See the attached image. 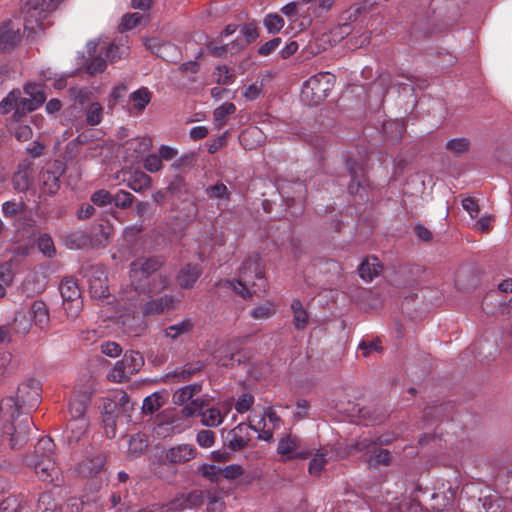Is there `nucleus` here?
<instances>
[{"label": "nucleus", "instance_id": "37", "mask_svg": "<svg viewBox=\"0 0 512 512\" xmlns=\"http://www.w3.org/2000/svg\"><path fill=\"white\" fill-rule=\"evenodd\" d=\"M131 375L132 373H128L126 365L124 361L121 359L120 361H117L115 363L113 369L108 375V378L113 382L121 383L128 381Z\"/></svg>", "mask_w": 512, "mask_h": 512}, {"label": "nucleus", "instance_id": "51", "mask_svg": "<svg viewBox=\"0 0 512 512\" xmlns=\"http://www.w3.org/2000/svg\"><path fill=\"white\" fill-rule=\"evenodd\" d=\"M205 493L206 491L194 490L188 494H185L186 502L189 509H193L203 505L205 502Z\"/></svg>", "mask_w": 512, "mask_h": 512}, {"label": "nucleus", "instance_id": "12", "mask_svg": "<svg viewBox=\"0 0 512 512\" xmlns=\"http://www.w3.org/2000/svg\"><path fill=\"white\" fill-rule=\"evenodd\" d=\"M204 368V363L194 361L186 363L181 367H177L174 371L165 375V382L182 383L189 381L194 375L198 374Z\"/></svg>", "mask_w": 512, "mask_h": 512}, {"label": "nucleus", "instance_id": "4", "mask_svg": "<svg viewBox=\"0 0 512 512\" xmlns=\"http://www.w3.org/2000/svg\"><path fill=\"white\" fill-rule=\"evenodd\" d=\"M335 83V76L320 72L311 76L303 85L301 99L307 105H317L329 95Z\"/></svg>", "mask_w": 512, "mask_h": 512}, {"label": "nucleus", "instance_id": "52", "mask_svg": "<svg viewBox=\"0 0 512 512\" xmlns=\"http://www.w3.org/2000/svg\"><path fill=\"white\" fill-rule=\"evenodd\" d=\"M196 442L202 448H210L215 443V433L211 430H200L196 435Z\"/></svg>", "mask_w": 512, "mask_h": 512}, {"label": "nucleus", "instance_id": "29", "mask_svg": "<svg viewBox=\"0 0 512 512\" xmlns=\"http://www.w3.org/2000/svg\"><path fill=\"white\" fill-rule=\"evenodd\" d=\"M104 108L99 102H91L85 109V122L89 126H97L102 122Z\"/></svg>", "mask_w": 512, "mask_h": 512}, {"label": "nucleus", "instance_id": "56", "mask_svg": "<svg viewBox=\"0 0 512 512\" xmlns=\"http://www.w3.org/2000/svg\"><path fill=\"white\" fill-rule=\"evenodd\" d=\"M69 412L71 418L85 417L86 403L78 399H72L69 402Z\"/></svg>", "mask_w": 512, "mask_h": 512}, {"label": "nucleus", "instance_id": "36", "mask_svg": "<svg viewBox=\"0 0 512 512\" xmlns=\"http://www.w3.org/2000/svg\"><path fill=\"white\" fill-rule=\"evenodd\" d=\"M205 193L211 199L230 200L231 196L228 187L222 182L206 187Z\"/></svg>", "mask_w": 512, "mask_h": 512}, {"label": "nucleus", "instance_id": "9", "mask_svg": "<svg viewBox=\"0 0 512 512\" xmlns=\"http://www.w3.org/2000/svg\"><path fill=\"white\" fill-rule=\"evenodd\" d=\"M64 172V166L61 162L55 161L46 170L40 174L42 183V192L54 195L60 188V177Z\"/></svg>", "mask_w": 512, "mask_h": 512}, {"label": "nucleus", "instance_id": "33", "mask_svg": "<svg viewBox=\"0 0 512 512\" xmlns=\"http://www.w3.org/2000/svg\"><path fill=\"white\" fill-rule=\"evenodd\" d=\"M192 328V321L190 319H183L180 322L167 327L165 329V335L168 338L176 339L177 337L188 333Z\"/></svg>", "mask_w": 512, "mask_h": 512}, {"label": "nucleus", "instance_id": "60", "mask_svg": "<svg viewBox=\"0 0 512 512\" xmlns=\"http://www.w3.org/2000/svg\"><path fill=\"white\" fill-rule=\"evenodd\" d=\"M241 34L244 36L246 44L255 41L259 36L257 27L253 23H248L242 26Z\"/></svg>", "mask_w": 512, "mask_h": 512}, {"label": "nucleus", "instance_id": "46", "mask_svg": "<svg viewBox=\"0 0 512 512\" xmlns=\"http://www.w3.org/2000/svg\"><path fill=\"white\" fill-rule=\"evenodd\" d=\"M92 93L87 88H71L70 97L81 106L89 104Z\"/></svg>", "mask_w": 512, "mask_h": 512}, {"label": "nucleus", "instance_id": "64", "mask_svg": "<svg viewBox=\"0 0 512 512\" xmlns=\"http://www.w3.org/2000/svg\"><path fill=\"white\" fill-rule=\"evenodd\" d=\"M32 129L28 125H17L14 128V135L21 142L28 141L32 137Z\"/></svg>", "mask_w": 512, "mask_h": 512}, {"label": "nucleus", "instance_id": "44", "mask_svg": "<svg viewBox=\"0 0 512 512\" xmlns=\"http://www.w3.org/2000/svg\"><path fill=\"white\" fill-rule=\"evenodd\" d=\"M162 406L160 396L153 393L143 400L142 411L145 414H153L158 411Z\"/></svg>", "mask_w": 512, "mask_h": 512}, {"label": "nucleus", "instance_id": "55", "mask_svg": "<svg viewBox=\"0 0 512 512\" xmlns=\"http://www.w3.org/2000/svg\"><path fill=\"white\" fill-rule=\"evenodd\" d=\"M282 39L280 37H275L264 44H262L258 49V54L260 56L266 57L273 53L278 47L281 45Z\"/></svg>", "mask_w": 512, "mask_h": 512}, {"label": "nucleus", "instance_id": "57", "mask_svg": "<svg viewBox=\"0 0 512 512\" xmlns=\"http://www.w3.org/2000/svg\"><path fill=\"white\" fill-rule=\"evenodd\" d=\"M106 60L102 57H95L89 63H87L86 71L90 75L102 73L106 69Z\"/></svg>", "mask_w": 512, "mask_h": 512}, {"label": "nucleus", "instance_id": "61", "mask_svg": "<svg viewBox=\"0 0 512 512\" xmlns=\"http://www.w3.org/2000/svg\"><path fill=\"white\" fill-rule=\"evenodd\" d=\"M13 277L11 264L9 262L0 263V281L5 285H11Z\"/></svg>", "mask_w": 512, "mask_h": 512}, {"label": "nucleus", "instance_id": "8", "mask_svg": "<svg viewBox=\"0 0 512 512\" xmlns=\"http://www.w3.org/2000/svg\"><path fill=\"white\" fill-rule=\"evenodd\" d=\"M378 443L367 438L357 441L354 445L355 450L365 451L369 455L364 459L369 469L378 466H389L391 463V453L387 449H378Z\"/></svg>", "mask_w": 512, "mask_h": 512}, {"label": "nucleus", "instance_id": "31", "mask_svg": "<svg viewBox=\"0 0 512 512\" xmlns=\"http://www.w3.org/2000/svg\"><path fill=\"white\" fill-rule=\"evenodd\" d=\"M122 360L124 361L128 373L135 374L144 365V359L139 352L128 351L124 354Z\"/></svg>", "mask_w": 512, "mask_h": 512}, {"label": "nucleus", "instance_id": "40", "mask_svg": "<svg viewBox=\"0 0 512 512\" xmlns=\"http://www.w3.org/2000/svg\"><path fill=\"white\" fill-rule=\"evenodd\" d=\"M276 313L275 306L272 302H266L257 306L251 312V316L256 320H265L272 317Z\"/></svg>", "mask_w": 512, "mask_h": 512}, {"label": "nucleus", "instance_id": "34", "mask_svg": "<svg viewBox=\"0 0 512 512\" xmlns=\"http://www.w3.org/2000/svg\"><path fill=\"white\" fill-rule=\"evenodd\" d=\"M37 247L44 257L52 258L56 255V247L52 237L47 234H41L37 239Z\"/></svg>", "mask_w": 512, "mask_h": 512}, {"label": "nucleus", "instance_id": "16", "mask_svg": "<svg viewBox=\"0 0 512 512\" xmlns=\"http://www.w3.org/2000/svg\"><path fill=\"white\" fill-rule=\"evenodd\" d=\"M151 144L152 140L148 137L134 138L127 141L125 145L126 158L137 161L150 149Z\"/></svg>", "mask_w": 512, "mask_h": 512}, {"label": "nucleus", "instance_id": "50", "mask_svg": "<svg viewBox=\"0 0 512 512\" xmlns=\"http://www.w3.org/2000/svg\"><path fill=\"white\" fill-rule=\"evenodd\" d=\"M25 207L23 201H6L2 204V213L5 217H13L18 213H21Z\"/></svg>", "mask_w": 512, "mask_h": 512}, {"label": "nucleus", "instance_id": "35", "mask_svg": "<svg viewBox=\"0 0 512 512\" xmlns=\"http://www.w3.org/2000/svg\"><path fill=\"white\" fill-rule=\"evenodd\" d=\"M105 464V457L102 454H97L91 460L83 461L80 465L81 472L88 475L97 474Z\"/></svg>", "mask_w": 512, "mask_h": 512}, {"label": "nucleus", "instance_id": "11", "mask_svg": "<svg viewBox=\"0 0 512 512\" xmlns=\"http://www.w3.org/2000/svg\"><path fill=\"white\" fill-rule=\"evenodd\" d=\"M301 446V440L296 435L288 434L281 438L278 442L277 452L286 459L292 458H307L310 454L309 451L297 452Z\"/></svg>", "mask_w": 512, "mask_h": 512}, {"label": "nucleus", "instance_id": "25", "mask_svg": "<svg viewBox=\"0 0 512 512\" xmlns=\"http://www.w3.org/2000/svg\"><path fill=\"white\" fill-rule=\"evenodd\" d=\"M152 185V179L143 171H134L128 179L127 186L135 192H143Z\"/></svg>", "mask_w": 512, "mask_h": 512}, {"label": "nucleus", "instance_id": "19", "mask_svg": "<svg viewBox=\"0 0 512 512\" xmlns=\"http://www.w3.org/2000/svg\"><path fill=\"white\" fill-rule=\"evenodd\" d=\"M202 270L197 264H187L176 276V281L181 288H191L200 277Z\"/></svg>", "mask_w": 512, "mask_h": 512}, {"label": "nucleus", "instance_id": "28", "mask_svg": "<svg viewBox=\"0 0 512 512\" xmlns=\"http://www.w3.org/2000/svg\"><path fill=\"white\" fill-rule=\"evenodd\" d=\"M31 314L36 326L41 329L45 328L49 323V312L46 304L42 301H35L31 307Z\"/></svg>", "mask_w": 512, "mask_h": 512}, {"label": "nucleus", "instance_id": "24", "mask_svg": "<svg viewBox=\"0 0 512 512\" xmlns=\"http://www.w3.org/2000/svg\"><path fill=\"white\" fill-rule=\"evenodd\" d=\"M173 299L171 296L164 295L157 299L148 301L143 309L145 315H157L163 313L172 306Z\"/></svg>", "mask_w": 512, "mask_h": 512}, {"label": "nucleus", "instance_id": "7", "mask_svg": "<svg viewBox=\"0 0 512 512\" xmlns=\"http://www.w3.org/2000/svg\"><path fill=\"white\" fill-rule=\"evenodd\" d=\"M24 91L28 97H20V95H17L16 111H14L13 114V118L16 121H21L26 113L36 110L46 99L40 86L37 84H27L24 87Z\"/></svg>", "mask_w": 512, "mask_h": 512}, {"label": "nucleus", "instance_id": "39", "mask_svg": "<svg viewBox=\"0 0 512 512\" xmlns=\"http://www.w3.org/2000/svg\"><path fill=\"white\" fill-rule=\"evenodd\" d=\"M446 148L455 156H461L470 148V142L466 138L452 139L447 142Z\"/></svg>", "mask_w": 512, "mask_h": 512}, {"label": "nucleus", "instance_id": "10", "mask_svg": "<svg viewBox=\"0 0 512 512\" xmlns=\"http://www.w3.org/2000/svg\"><path fill=\"white\" fill-rule=\"evenodd\" d=\"M258 431V428L254 425H246L244 423H240L231 429L226 436V446L232 451H238L245 448L250 440V432L249 430Z\"/></svg>", "mask_w": 512, "mask_h": 512}, {"label": "nucleus", "instance_id": "21", "mask_svg": "<svg viewBox=\"0 0 512 512\" xmlns=\"http://www.w3.org/2000/svg\"><path fill=\"white\" fill-rule=\"evenodd\" d=\"M382 265L377 257H367L359 266V276L366 282H370L380 274Z\"/></svg>", "mask_w": 512, "mask_h": 512}, {"label": "nucleus", "instance_id": "22", "mask_svg": "<svg viewBox=\"0 0 512 512\" xmlns=\"http://www.w3.org/2000/svg\"><path fill=\"white\" fill-rule=\"evenodd\" d=\"M103 411V427L105 434L108 438H114L116 436V416L115 409L116 404L107 402L104 404Z\"/></svg>", "mask_w": 512, "mask_h": 512}, {"label": "nucleus", "instance_id": "15", "mask_svg": "<svg viewBox=\"0 0 512 512\" xmlns=\"http://www.w3.org/2000/svg\"><path fill=\"white\" fill-rule=\"evenodd\" d=\"M170 284V275L165 272H160L157 275L149 278L142 285L137 286L136 291L145 294H156L168 288Z\"/></svg>", "mask_w": 512, "mask_h": 512}, {"label": "nucleus", "instance_id": "26", "mask_svg": "<svg viewBox=\"0 0 512 512\" xmlns=\"http://www.w3.org/2000/svg\"><path fill=\"white\" fill-rule=\"evenodd\" d=\"M456 495V488L449 486L446 490L442 492H437L432 494V499L436 501L433 505V509L437 511H443L446 508L453 505Z\"/></svg>", "mask_w": 512, "mask_h": 512}, {"label": "nucleus", "instance_id": "48", "mask_svg": "<svg viewBox=\"0 0 512 512\" xmlns=\"http://www.w3.org/2000/svg\"><path fill=\"white\" fill-rule=\"evenodd\" d=\"M134 196L125 190H119L114 196L112 201L114 202L115 206L126 209L130 207L133 203Z\"/></svg>", "mask_w": 512, "mask_h": 512}, {"label": "nucleus", "instance_id": "6", "mask_svg": "<svg viewBox=\"0 0 512 512\" xmlns=\"http://www.w3.org/2000/svg\"><path fill=\"white\" fill-rule=\"evenodd\" d=\"M164 260L159 256L139 257L130 263V278L135 290L146 282L152 274L161 269Z\"/></svg>", "mask_w": 512, "mask_h": 512}, {"label": "nucleus", "instance_id": "13", "mask_svg": "<svg viewBox=\"0 0 512 512\" xmlns=\"http://www.w3.org/2000/svg\"><path fill=\"white\" fill-rule=\"evenodd\" d=\"M196 449L190 444H179L168 449L165 453V460L172 464H180L194 459Z\"/></svg>", "mask_w": 512, "mask_h": 512}, {"label": "nucleus", "instance_id": "2", "mask_svg": "<svg viewBox=\"0 0 512 512\" xmlns=\"http://www.w3.org/2000/svg\"><path fill=\"white\" fill-rule=\"evenodd\" d=\"M227 284L243 298L265 293L267 280L264 265L259 254L255 253L244 259L236 281H227Z\"/></svg>", "mask_w": 512, "mask_h": 512}, {"label": "nucleus", "instance_id": "53", "mask_svg": "<svg viewBox=\"0 0 512 512\" xmlns=\"http://www.w3.org/2000/svg\"><path fill=\"white\" fill-rule=\"evenodd\" d=\"M13 187L18 192H24L29 188L30 181L26 172H17L14 174L13 179Z\"/></svg>", "mask_w": 512, "mask_h": 512}, {"label": "nucleus", "instance_id": "54", "mask_svg": "<svg viewBox=\"0 0 512 512\" xmlns=\"http://www.w3.org/2000/svg\"><path fill=\"white\" fill-rule=\"evenodd\" d=\"M113 197L110 192L105 189L95 191L91 196V201L98 206H106L112 202Z\"/></svg>", "mask_w": 512, "mask_h": 512}, {"label": "nucleus", "instance_id": "32", "mask_svg": "<svg viewBox=\"0 0 512 512\" xmlns=\"http://www.w3.org/2000/svg\"><path fill=\"white\" fill-rule=\"evenodd\" d=\"M293 311V323L297 329H303L308 322L307 311L303 308L300 300L296 299L291 304Z\"/></svg>", "mask_w": 512, "mask_h": 512}, {"label": "nucleus", "instance_id": "27", "mask_svg": "<svg viewBox=\"0 0 512 512\" xmlns=\"http://www.w3.org/2000/svg\"><path fill=\"white\" fill-rule=\"evenodd\" d=\"M202 389L201 384L194 383L187 386H184L177 391L172 396V401L176 405H184L189 400L192 399L193 396L198 394Z\"/></svg>", "mask_w": 512, "mask_h": 512}, {"label": "nucleus", "instance_id": "3", "mask_svg": "<svg viewBox=\"0 0 512 512\" xmlns=\"http://www.w3.org/2000/svg\"><path fill=\"white\" fill-rule=\"evenodd\" d=\"M24 461L42 481L52 482L57 477L55 444L50 437L40 438L34 447V451L27 455Z\"/></svg>", "mask_w": 512, "mask_h": 512}, {"label": "nucleus", "instance_id": "30", "mask_svg": "<svg viewBox=\"0 0 512 512\" xmlns=\"http://www.w3.org/2000/svg\"><path fill=\"white\" fill-rule=\"evenodd\" d=\"M224 415L218 408H208L201 411L200 421L206 427H217L222 424Z\"/></svg>", "mask_w": 512, "mask_h": 512}, {"label": "nucleus", "instance_id": "14", "mask_svg": "<svg viewBox=\"0 0 512 512\" xmlns=\"http://www.w3.org/2000/svg\"><path fill=\"white\" fill-rule=\"evenodd\" d=\"M347 168L349 170L351 181L348 186V191L351 195L360 194L365 191V175L363 168L352 159L347 160Z\"/></svg>", "mask_w": 512, "mask_h": 512}, {"label": "nucleus", "instance_id": "41", "mask_svg": "<svg viewBox=\"0 0 512 512\" xmlns=\"http://www.w3.org/2000/svg\"><path fill=\"white\" fill-rule=\"evenodd\" d=\"M236 111V106L231 102H225L221 106L217 107L214 112V120L216 123H218L219 126H222L225 118L233 114Z\"/></svg>", "mask_w": 512, "mask_h": 512}, {"label": "nucleus", "instance_id": "18", "mask_svg": "<svg viewBox=\"0 0 512 512\" xmlns=\"http://www.w3.org/2000/svg\"><path fill=\"white\" fill-rule=\"evenodd\" d=\"M19 41V29H15L11 22L0 26V52L12 49Z\"/></svg>", "mask_w": 512, "mask_h": 512}, {"label": "nucleus", "instance_id": "1", "mask_svg": "<svg viewBox=\"0 0 512 512\" xmlns=\"http://www.w3.org/2000/svg\"><path fill=\"white\" fill-rule=\"evenodd\" d=\"M41 384L34 378L19 384L14 396L2 399L0 413L4 432L10 436V446L15 449L22 446L28 439L33 420L29 412L41 402Z\"/></svg>", "mask_w": 512, "mask_h": 512}, {"label": "nucleus", "instance_id": "5", "mask_svg": "<svg viewBox=\"0 0 512 512\" xmlns=\"http://www.w3.org/2000/svg\"><path fill=\"white\" fill-rule=\"evenodd\" d=\"M59 0H27L25 3L24 28L32 33L38 29H43V21L47 17V12L54 10Z\"/></svg>", "mask_w": 512, "mask_h": 512}, {"label": "nucleus", "instance_id": "62", "mask_svg": "<svg viewBox=\"0 0 512 512\" xmlns=\"http://www.w3.org/2000/svg\"><path fill=\"white\" fill-rule=\"evenodd\" d=\"M243 474V468L240 465L232 464L221 469V476L225 479H236Z\"/></svg>", "mask_w": 512, "mask_h": 512}, {"label": "nucleus", "instance_id": "49", "mask_svg": "<svg viewBox=\"0 0 512 512\" xmlns=\"http://www.w3.org/2000/svg\"><path fill=\"white\" fill-rule=\"evenodd\" d=\"M205 406V401L202 399L192 400L188 405L182 409V414L185 417L199 416Z\"/></svg>", "mask_w": 512, "mask_h": 512}, {"label": "nucleus", "instance_id": "17", "mask_svg": "<svg viewBox=\"0 0 512 512\" xmlns=\"http://www.w3.org/2000/svg\"><path fill=\"white\" fill-rule=\"evenodd\" d=\"M88 420L85 417L71 418L66 427V439L69 443H77L87 432Z\"/></svg>", "mask_w": 512, "mask_h": 512}, {"label": "nucleus", "instance_id": "42", "mask_svg": "<svg viewBox=\"0 0 512 512\" xmlns=\"http://www.w3.org/2000/svg\"><path fill=\"white\" fill-rule=\"evenodd\" d=\"M263 23L267 31L271 34L278 33L284 26V20L278 14H268Z\"/></svg>", "mask_w": 512, "mask_h": 512}, {"label": "nucleus", "instance_id": "58", "mask_svg": "<svg viewBox=\"0 0 512 512\" xmlns=\"http://www.w3.org/2000/svg\"><path fill=\"white\" fill-rule=\"evenodd\" d=\"M253 403L254 396L249 393H244L238 398L235 404V409L239 413H245L251 408Z\"/></svg>", "mask_w": 512, "mask_h": 512}, {"label": "nucleus", "instance_id": "38", "mask_svg": "<svg viewBox=\"0 0 512 512\" xmlns=\"http://www.w3.org/2000/svg\"><path fill=\"white\" fill-rule=\"evenodd\" d=\"M205 500H207L208 512H223L225 503L217 492L206 491Z\"/></svg>", "mask_w": 512, "mask_h": 512}, {"label": "nucleus", "instance_id": "23", "mask_svg": "<svg viewBox=\"0 0 512 512\" xmlns=\"http://www.w3.org/2000/svg\"><path fill=\"white\" fill-rule=\"evenodd\" d=\"M152 93L147 87H141L130 94L129 99L132 103L131 110L137 113L142 112L146 106L150 103Z\"/></svg>", "mask_w": 512, "mask_h": 512}, {"label": "nucleus", "instance_id": "45", "mask_svg": "<svg viewBox=\"0 0 512 512\" xmlns=\"http://www.w3.org/2000/svg\"><path fill=\"white\" fill-rule=\"evenodd\" d=\"M17 95H20L19 90H12L1 102L0 113L7 114L14 109L16 111Z\"/></svg>", "mask_w": 512, "mask_h": 512}, {"label": "nucleus", "instance_id": "63", "mask_svg": "<svg viewBox=\"0 0 512 512\" xmlns=\"http://www.w3.org/2000/svg\"><path fill=\"white\" fill-rule=\"evenodd\" d=\"M101 351L106 356L114 358L121 354L122 349L116 342H105L101 345Z\"/></svg>", "mask_w": 512, "mask_h": 512}, {"label": "nucleus", "instance_id": "47", "mask_svg": "<svg viewBox=\"0 0 512 512\" xmlns=\"http://www.w3.org/2000/svg\"><path fill=\"white\" fill-rule=\"evenodd\" d=\"M164 512H178L189 509L185 494H180L163 506Z\"/></svg>", "mask_w": 512, "mask_h": 512}, {"label": "nucleus", "instance_id": "20", "mask_svg": "<svg viewBox=\"0 0 512 512\" xmlns=\"http://www.w3.org/2000/svg\"><path fill=\"white\" fill-rule=\"evenodd\" d=\"M59 290L64 301L75 303L74 312L77 313L81 304L79 301L81 293L77 282L73 279H66L61 282Z\"/></svg>", "mask_w": 512, "mask_h": 512}, {"label": "nucleus", "instance_id": "43", "mask_svg": "<svg viewBox=\"0 0 512 512\" xmlns=\"http://www.w3.org/2000/svg\"><path fill=\"white\" fill-rule=\"evenodd\" d=\"M327 463L326 452H318L311 459L309 464V473L314 476L320 475L321 471L324 469Z\"/></svg>", "mask_w": 512, "mask_h": 512}, {"label": "nucleus", "instance_id": "59", "mask_svg": "<svg viewBox=\"0 0 512 512\" xmlns=\"http://www.w3.org/2000/svg\"><path fill=\"white\" fill-rule=\"evenodd\" d=\"M144 168L151 172H158L162 168V160L156 154H149L144 159Z\"/></svg>", "mask_w": 512, "mask_h": 512}]
</instances>
